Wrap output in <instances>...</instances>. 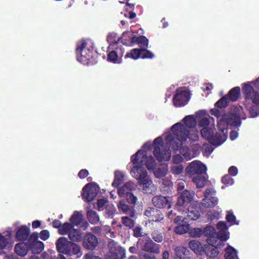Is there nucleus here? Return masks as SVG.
Listing matches in <instances>:
<instances>
[{
    "instance_id": "nucleus-47",
    "label": "nucleus",
    "mask_w": 259,
    "mask_h": 259,
    "mask_svg": "<svg viewBox=\"0 0 259 259\" xmlns=\"http://www.w3.org/2000/svg\"><path fill=\"white\" fill-rule=\"evenodd\" d=\"M229 100L227 96H224L215 103V105L218 107L223 108L227 106Z\"/></svg>"
},
{
    "instance_id": "nucleus-17",
    "label": "nucleus",
    "mask_w": 259,
    "mask_h": 259,
    "mask_svg": "<svg viewBox=\"0 0 259 259\" xmlns=\"http://www.w3.org/2000/svg\"><path fill=\"white\" fill-rule=\"evenodd\" d=\"M71 242L69 241L65 237L59 238L57 242L56 245L58 250L61 253L68 254L70 253V245Z\"/></svg>"
},
{
    "instance_id": "nucleus-46",
    "label": "nucleus",
    "mask_w": 259,
    "mask_h": 259,
    "mask_svg": "<svg viewBox=\"0 0 259 259\" xmlns=\"http://www.w3.org/2000/svg\"><path fill=\"white\" fill-rule=\"evenodd\" d=\"M106 213L109 217H112L116 212V209L112 204H108L105 208Z\"/></svg>"
},
{
    "instance_id": "nucleus-43",
    "label": "nucleus",
    "mask_w": 259,
    "mask_h": 259,
    "mask_svg": "<svg viewBox=\"0 0 259 259\" xmlns=\"http://www.w3.org/2000/svg\"><path fill=\"white\" fill-rule=\"evenodd\" d=\"M70 249V253H68L69 254H77L78 255H80L81 254L80 247L79 245L71 242Z\"/></svg>"
},
{
    "instance_id": "nucleus-5",
    "label": "nucleus",
    "mask_w": 259,
    "mask_h": 259,
    "mask_svg": "<svg viewBox=\"0 0 259 259\" xmlns=\"http://www.w3.org/2000/svg\"><path fill=\"white\" fill-rule=\"evenodd\" d=\"M254 88L259 90V77L254 81L248 82L242 84V89L246 102L259 105V94L254 91Z\"/></svg>"
},
{
    "instance_id": "nucleus-28",
    "label": "nucleus",
    "mask_w": 259,
    "mask_h": 259,
    "mask_svg": "<svg viewBox=\"0 0 259 259\" xmlns=\"http://www.w3.org/2000/svg\"><path fill=\"white\" fill-rule=\"evenodd\" d=\"M189 246L195 253L200 254L204 250L202 244L198 241L193 240L190 241Z\"/></svg>"
},
{
    "instance_id": "nucleus-34",
    "label": "nucleus",
    "mask_w": 259,
    "mask_h": 259,
    "mask_svg": "<svg viewBox=\"0 0 259 259\" xmlns=\"http://www.w3.org/2000/svg\"><path fill=\"white\" fill-rule=\"evenodd\" d=\"M87 218L89 221L94 224H96L99 222V217L97 212L90 210L89 208L87 209Z\"/></svg>"
},
{
    "instance_id": "nucleus-13",
    "label": "nucleus",
    "mask_w": 259,
    "mask_h": 259,
    "mask_svg": "<svg viewBox=\"0 0 259 259\" xmlns=\"http://www.w3.org/2000/svg\"><path fill=\"white\" fill-rule=\"evenodd\" d=\"M124 50L119 46L112 47L109 49L107 60L115 64H120L122 62Z\"/></svg>"
},
{
    "instance_id": "nucleus-61",
    "label": "nucleus",
    "mask_w": 259,
    "mask_h": 259,
    "mask_svg": "<svg viewBox=\"0 0 259 259\" xmlns=\"http://www.w3.org/2000/svg\"><path fill=\"white\" fill-rule=\"evenodd\" d=\"M228 172L232 176H235L238 173V169L236 167L232 166L229 168Z\"/></svg>"
},
{
    "instance_id": "nucleus-12",
    "label": "nucleus",
    "mask_w": 259,
    "mask_h": 259,
    "mask_svg": "<svg viewBox=\"0 0 259 259\" xmlns=\"http://www.w3.org/2000/svg\"><path fill=\"white\" fill-rule=\"evenodd\" d=\"M218 242V240L215 239L213 243H207L204 246L203 251H205L207 256L210 258H214L219 254V249L221 248L224 246V243L222 241Z\"/></svg>"
},
{
    "instance_id": "nucleus-20",
    "label": "nucleus",
    "mask_w": 259,
    "mask_h": 259,
    "mask_svg": "<svg viewBox=\"0 0 259 259\" xmlns=\"http://www.w3.org/2000/svg\"><path fill=\"white\" fill-rule=\"evenodd\" d=\"M97 237L91 233L87 234L83 241V246L89 249H93L98 244Z\"/></svg>"
},
{
    "instance_id": "nucleus-2",
    "label": "nucleus",
    "mask_w": 259,
    "mask_h": 259,
    "mask_svg": "<svg viewBox=\"0 0 259 259\" xmlns=\"http://www.w3.org/2000/svg\"><path fill=\"white\" fill-rule=\"evenodd\" d=\"M151 147V142H146L142 149L131 158L133 167L131 168L130 173L133 177L138 180L139 188L144 192H148L154 186L150 177L143 167L145 165L149 170L154 169L155 161L152 156L148 155Z\"/></svg>"
},
{
    "instance_id": "nucleus-19",
    "label": "nucleus",
    "mask_w": 259,
    "mask_h": 259,
    "mask_svg": "<svg viewBox=\"0 0 259 259\" xmlns=\"http://www.w3.org/2000/svg\"><path fill=\"white\" fill-rule=\"evenodd\" d=\"M218 232V237L221 240V241H225L229 238V233L227 231L228 228L226 224L223 222H220L218 223L217 226Z\"/></svg>"
},
{
    "instance_id": "nucleus-49",
    "label": "nucleus",
    "mask_w": 259,
    "mask_h": 259,
    "mask_svg": "<svg viewBox=\"0 0 259 259\" xmlns=\"http://www.w3.org/2000/svg\"><path fill=\"white\" fill-rule=\"evenodd\" d=\"M122 223L126 226L130 228L134 227V223L133 220L128 217H124L122 218Z\"/></svg>"
},
{
    "instance_id": "nucleus-4",
    "label": "nucleus",
    "mask_w": 259,
    "mask_h": 259,
    "mask_svg": "<svg viewBox=\"0 0 259 259\" xmlns=\"http://www.w3.org/2000/svg\"><path fill=\"white\" fill-rule=\"evenodd\" d=\"M184 123H177L173 125L171 131L166 132V136L170 134L172 137L180 142L182 145L187 140L196 141L198 139V133L195 129L196 120L192 115L185 117L183 119Z\"/></svg>"
},
{
    "instance_id": "nucleus-24",
    "label": "nucleus",
    "mask_w": 259,
    "mask_h": 259,
    "mask_svg": "<svg viewBox=\"0 0 259 259\" xmlns=\"http://www.w3.org/2000/svg\"><path fill=\"white\" fill-rule=\"evenodd\" d=\"M117 206L119 211H122L123 213L129 214L131 218H133L135 216L133 208L126 204L123 200L119 201Z\"/></svg>"
},
{
    "instance_id": "nucleus-52",
    "label": "nucleus",
    "mask_w": 259,
    "mask_h": 259,
    "mask_svg": "<svg viewBox=\"0 0 259 259\" xmlns=\"http://www.w3.org/2000/svg\"><path fill=\"white\" fill-rule=\"evenodd\" d=\"M223 184L227 185H232L234 184V180L229 176L227 175L224 176L222 180Z\"/></svg>"
},
{
    "instance_id": "nucleus-57",
    "label": "nucleus",
    "mask_w": 259,
    "mask_h": 259,
    "mask_svg": "<svg viewBox=\"0 0 259 259\" xmlns=\"http://www.w3.org/2000/svg\"><path fill=\"white\" fill-rule=\"evenodd\" d=\"M154 54L149 50H145L144 53H141L142 58H153Z\"/></svg>"
},
{
    "instance_id": "nucleus-11",
    "label": "nucleus",
    "mask_w": 259,
    "mask_h": 259,
    "mask_svg": "<svg viewBox=\"0 0 259 259\" xmlns=\"http://www.w3.org/2000/svg\"><path fill=\"white\" fill-rule=\"evenodd\" d=\"M108 246L110 248L111 255H108L106 259H122L125 257V249L117 245L113 241L109 242Z\"/></svg>"
},
{
    "instance_id": "nucleus-62",
    "label": "nucleus",
    "mask_w": 259,
    "mask_h": 259,
    "mask_svg": "<svg viewBox=\"0 0 259 259\" xmlns=\"http://www.w3.org/2000/svg\"><path fill=\"white\" fill-rule=\"evenodd\" d=\"M89 175V172L87 169H82L78 173V177L80 179H84Z\"/></svg>"
},
{
    "instance_id": "nucleus-38",
    "label": "nucleus",
    "mask_w": 259,
    "mask_h": 259,
    "mask_svg": "<svg viewBox=\"0 0 259 259\" xmlns=\"http://www.w3.org/2000/svg\"><path fill=\"white\" fill-rule=\"evenodd\" d=\"M153 172L156 178H162L165 176L167 172V165H161L160 167L155 169Z\"/></svg>"
},
{
    "instance_id": "nucleus-36",
    "label": "nucleus",
    "mask_w": 259,
    "mask_h": 259,
    "mask_svg": "<svg viewBox=\"0 0 259 259\" xmlns=\"http://www.w3.org/2000/svg\"><path fill=\"white\" fill-rule=\"evenodd\" d=\"M143 51V50L141 49H134L126 54L125 58H130L134 60H137L140 57H141V52Z\"/></svg>"
},
{
    "instance_id": "nucleus-50",
    "label": "nucleus",
    "mask_w": 259,
    "mask_h": 259,
    "mask_svg": "<svg viewBox=\"0 0 259 259\" xmlns=\"http://www.w3.org/2000/svg\"><path fill=\"white\" fill-rule=\"evenodd\" d=\"M8 244V237L0 234V249L5 248Z\"/></svg>"
},
{
    "instance_id": "nucleus-45",
    "label": "nucleus",
    "mask_w": 259,
    "mask_h": 259,
    "mask_svg": "<svg viewBox=\"0 0 259 259\" xmlns=\"http://www.w3.org/2000/svg\"><path fill=\"white\" fill-rule=\"evenodd\" d=\"M189 234L193 237H199L203 234V231L200 228H193L190 229Z\"/></svg>"
},
{
    "instance_id": "nucleus-9",
    "label": "nucleus",
    "mask_w": 259,
    "mask_h": 259,
    "mask_svg": "<svg viewBox=\"0 0 259 259\" xmlns=\"http://www.w3.org/2000/svg\"><path fill=\"white\" fill-rule=\"evenodd\" d=\"M190 98V93L185 88H181L176 91V94L173 99L175 106L180 107L185 105Z\"/></svg>"
},
{
    "instance_id": "nucleus-42",
    "label": "nucleus",
    "mask_w": 259,
    "mask_h": 259,
    "mask_svg": "<svg viewBox=\"0 0 259 259\" xmlns=\"http://www.w3.org/2000/svg\"><path fill=\"white\" fill-rule=\"evenodd\" d=\"M184 167L181 164L172 163L171 171L175 175L180 174L183 170Z\"/></svg>"
},
{
    "instance_id": "nucleus-10",
    "label": "nucleus",
    "mask_w": 259,
    "mask_h": 259,
    "mask_svg": "<svg viewBox=\"0 0 259 259\" xmlns=\"http://www.w3.org/2000/svg\"><path fill=\"white\" fill-rule=\"evenodd\" d=\"M99 187L95 184H88L82 189V199L87 201H92L96 196Z\"/></svg>"
},
{
    "instance_id": "nucleus-48",
    "label": "nucleus",
    "mask_w": 259,
    "mask_h": 259,
    "mask_svg": "<svg viewBox=\"0 0 259 259\" xmlns=\"http://www.w3.org/2000/svg\"><path fill=\"white\" fill-rule=\"evenodd\" d=\"M226 220L228 223H230L231 225L238 224V223L236 222L235 216L230 211H227Z\"/></svg>"
},
{
    "instance_id": "nucleus-35",
    "label": "nucleus",
    "mask_w": 259,
    "mask_h": 259,
    "mask_svg": "<svg viewBox=\"0 0 259 259\" xmlns=\"http://www.w3.org/2000/svg\"><path fill=\"white\" fill-rule=\"evenodd\" d=\"M138 44L141 47H148V39L144 36L133 37L132 38V44Z\"/></svg>"
},
{
    "instance_id": "nucleus-29",
    "label": "nucleus",
    "mask_w": 259,
    "mask_h": 259,
    "mask_svg": "<svg viewBox=\"0 0 259 259\" xmlns=\"http://www.w3.org/2000/svg\"><path fill=\"white\" fill-rule=\"evenodd\" d=\"M83 220V215L81 211H75L70 218V221L74 226L79 225Z\"/></svg>"
},
{
    "instance_id": "nucleus-44",
    "label": "nucleus",
    "mask_w": 259,
    "mask_h": 259,
    "mask_svg": "<svg viewBox=\"0 0 259 259\" xmlns=\"http://www.w3.org/2000/svg\"><path fill=\"white\" fill-rule=\"evenodd\" d=\"M134 32L131 31H127L124 32L122 35V39L123 40L130 41L132 44V38L133 37H136L134 34Z\"/></svg>"
},
{
    "instance_id": "nucleus-64",
    "label": "nucleus",
    "mask_w": 259,
    "mask_h": 259,
    "mask_svg": "<svg viewBox=\"0 0 259 259\" xmlns=\"http://www.w3.org/2000/svg\"><path fill=\"white\" fill-rule=\"evenodd\" d=\"M238 136L237 131H233L230 133V139L231 140H235Z\"/></svg>"
},
{
    "instance_id": "nucleus-6",
    "label": "nucleus",
    "mask_w": 259,
    "mask_h": 259,
    "mask_svg": "<svg viewBox=\"0 0 259 259\" xmlns=\"http://www.w3.org/2000/svg\"><path fill=\"white\" fill-rule=\"evenodd\" d=\"M90 41H81L76 48L77 59L84 64H89L92 59L93 48Z\"/></svg>"
},
{
    "instance_id": "nucleus-51",
    "label": "nucleus",
    "mask_w": 259,
    "mask_h": 259,
    "mask_svg": "<svg viewBox=\"0 0 259 259\" xmlns=\"http://www.w3.org/2000/svg\"><path fill=\"white\" fill-rule=\"evenodd\" d=\"M186 159L184 157H182L180 154H176L172 158V163L181 164V163Z\"/></svg>"
},
{
    "instance_id": "nucleus-25",
    "label": "nucleus",
    "mask_w": 259,
    "mask_h": 259,
    "mask_svg": "<svg viewBox=\"0 0 259 259\" xmlns=\"http://www.w3.org/2000/svg\"><path fill=\"white\" fill-rule=\"evenodd\" d=\"M29 246L25 242H20L16 244L15 252L19 256H23L27 254Z\"/></svg>"
},
{
    "instance_id": "nucleus-14",
    "label": "nucleus",
    "mask_w": 259,
    "mask_h": 259,
    "mask_svg": "<svg viewBox=\"0 0 259 259\" xmlns=\"http://www.w3.org/2000/svg\"><path fill=\"white\" fill-rule=\"evenodd\" d=\"M215 192L212 189L206 190L204 197L202 201V205L205 207H212L218 203V200L215 196Z\"/></svg>"
},
{
    "instance_id": "nucleus-1",
    "label": "nucleus",
    "mask_w": 259,
    "mask_h": 259,
    "mask_svg": "<svg viewBox=\"0 0 259 259\" xmlns=\"http://www.w3.org/2000/svg\"><path fill=\"white\" fill-rule=\"evenodd\" d=\"M244 111L241 107H233L231 109V114H224L220 116L218 122V130L214 132L213 124L210 125L209 120L203 117L199 121V126L202 127L200 133L202 137L207 140L214 145L219 146L223 143L227 139L228 125L240 126V119H245Z\"/></svg>"
},
{
    "instance_id": "nucleus-59",
    "label": "nucleus",
    "mask_w": 259,
    "mask_h": 259,
    "mask_svg": "<svg viewBox=\"0 0 259 259\" xmlns=\"http://www.w3.org/2000/svg\"><path fill=\"white\" fill-rule=\"evenodd\" d=\"M212 88L213 86L212 84L210 83H206L202 87V89L204 91L207 92V94H209L211 92V91L212 89Z\"/></svg>"
},
{
    "instance_id": "nucleus-16",
    "label": "nucleus",
    "mask_w": 259,
    "mask_h": 259,
    "mask_svg": "<svg viewBox=\"0 0 259 259\" xmlns=\"http://www.w3.org/2000/svg\"><path fill=\"white\" fill-rule=\"evenodd\" d=\"M186 170L191 174H201L206 171V167L200 161H194L190 164Z\"/></svg>"
},
{
    "instance_id": "nucleus-15",
    "label": "nucleus",
    "mask_w": 259,
    "mask_h": 259,
    "mask_svg": "<svg viewBox=\"0 0 259 259\" xmlns=\"http://www.w3.org/2000/svg\"><path fill=\"white\" fill-rule=\"evenodd\" d=\"M137 246H140L145 251H151L157 253L160 252L159 248L157 245L154 244L152 240L147 239V237L145 238L144 240H139L137 242Z\"/></svg>"
},
{
    "instance_id": "nucleus-18",
    "label": "nucleus",
    "mask_w": 259,
    "mask_h": 259,
    "mask_svg": "<svg viewBox=\"0 0 259 259\" xmlns=\"http://www.w3.org/2000/svg\"><path fill=\"white\" fill-rule=\"evenodd\" d=\"M175 222L178 224L175 229V232L177 234H182L190 230L189 225L182 217L177 216L174 219Z\"/></svg>"
},
{
    "instance_id": "nucleus-3",
    "label": "nucleus",
    "mask_w": 259,
    "mask_h": 259,
    "mask_svg": "<svg viewBox=\"0 0 259 259\" xmlns=\"http://www.w3.org/2000/svg\"><path fill=\"white\" fill-rule=\"evenodd\" d=\"M166 145H164L161 137H158L153 141L154 151L153 153L157 160L159 161H168L171 157V152L169 150H166V148H171L175 152L180 151V153L184 157L186 160H189L195 157L199 152L200 146L199 145H194L193 152L192 153L185 146L187 143L191 141L189 139L184 142L182 145H180V142L172 137L170 134L165 137Z\"/></svg>"
},
{
    "instance_id": "nucleus-7",
    "label": "nucleus",
    "mask_w": 259,
    "mask_h": 259,
    "mask_svg": "<svg viewBox=\"0 0 259 259\" xmlns=\"http://www.w3.org/2000/svg\"><path fill=\"white\" fill-rule=\"evenodd\" d=\"M185 182L182 180H178L177 182L178 191L179 193H181L180 196L178 198L177 206H183L187 205L192 199L193 193L186 190L181 193V191L185 188Z\"/></svg>"
},
{
    "instance_id": "nucleus-58",
    "label": "nucleus",
    "mask_w": 259,
    "mask_h": 259,
    "mask_svg": "<svg viewBox=\"0 0 259 259\" xmlns=\"http://www.w3.org/2000/svg\"><path fill=\"white\" fill-rule=\"evenodd\" d=\"M153 239L157 242H160L162 240V236L161 234L156 232L153 233L152 234Z\"/></svg>"
},
{
    "instance_id": "nucleus-26",
    "label": "nucleus",
    "mask_w": 259,
    "mask_h": 259,
    "mask_svg": "<svg viewBox=\"0 0 259 259\" xmlns=\"http://www.w3.org/2000/svg\"><path fill=\"white\" fill-rule=\"evenodd\" d=\"M29 234V228L22 226L16 233V237L18 240H23L27 238Z\"/></svg>"
},
{
    "instance_id": "nucleus-27",
    "label": "nucleus",
    "mask_w": 259,
    "mask_h": 259,
    "mask_svg": "<svg viewBox=\"0 0 259 259\" xmlns=\"http://www.w3.org/2000/svg\"><path fill=\"white\" fill-rule=\"evenodd\" d=\"M225 259H239L237 250L228 245L225 249Z\"/></svg>"
},
{
    "instance_id": "nucleus-40",
    "label": "nucleus",
    "mask_w": 259,
    "mask_h": 259,
    "mask_svg": "<svg viewBox=\"0 0 259 259\" xmlns=\"http://www.w3.org/2000/svg\"><path fill=\"white\" fill-rule=\"evenodd\" d=\"M193 181L198 188L203 187L206 183V179L202 176L198 175L193 178Z\"/></svg>"
},
{
    "instance_id": "nucleus-8",
    "label": "nucleus",
    "mask_w": 259,
    "mask_h": 259,
    "mask_svg": "<svg viewBox=\"0 0 259 259\" xmlns=\"http://www.w3.org/2000/svg\"><path fill=\"white\" fill-rule=\"evenodd\" d=\"M134 187L135 184L133 182H128L126 183L119 189L118 191V195L121 198H125L129 203L135 204L137 198L131 192Z\"/></svg>"
},
{
    "instance_id": "nucleus-54",
    "label": "nucleus",
    "mask_w": 259,
    "mask_h": 259,
    "mask_svg": "<svg viewBox=\"0 0 259 259\" xmlns=\"http://www.w3.org/2000/svg\"><path fill=\"white\" fill-rule=\"evenodd\" d=\"M107 201L104 199H99L97 202L98 210L99 211L103 210L104 209V206L107 205Z\"/></svg>"
},
{
    "instance_id": "nucleus-37",
    "label": "nucleus",
    "mask_w": 259,
    "mask_h": 259,
    "mask_svg": "<svg viewBox=\"0 0 259 259\" xmlns=\"http://www.w3.org/2000/svg\"><path fill=\"white\" fill-rule=\"evenodd\" d=\"M68 236L71 240L75 242H79L82 239L81 233L76 229H72L71 232H70Z\"/></svg>"
},
{
    "instance_id": "nucleus-22",
    "label": "nucleus",
    "mask_w": 259,
    "mask_h": 259,
    "mask_svg": "<svg viewBox=\"0 0 259 259\" xmlns=\"http://www.w3.org/2000/svg\"><path fill=\"white\" fill-rule=\"evenodd\" d=\"M152 201L153 204L159 208H162L166 206L167 205H168V207H170L171 206L170 204L171 201L163 196H157L154 197L152 199Z\"/></svg>"
},
{
    "instance_id": "nucleus-21",
    "label": "nucleus",
    "mask_w": 259,
    "mask_h": 259,
    "mask_svg": "<svg viewBox=\"0 0 259 259\" xmlns=\"http://www.w3.org/2000/svg\"><path fill=\"white\" fill-rule=\"evenodd\" d=\"M203 234L207 237L206 240L207 243H213L215 239L217 240L216 231L212 226H206L203 230Z\"/></svg>"
},
{
    "instance_id": "nucleus-60",
    "label": "nucleus",
    "mask_w": 259,
    "mask_h": 259,
    "mask_svg": "<svg viewBox=\"0 0 259 259\" xmlns=\"http://www.w3.org/2000/svg\"><path fill=\"white\" fill-rule=\"evenodd\" d=\"M202 149L204 151V154L207 155L210 154L212 151V149L211 147L207 145H204L202 147Z\"/></svg>"
},
{
    "instance_id": "nucleus-31",
    "label": "nucleus",
    "mask_w": 259,
    "mask_h": 259,
    "mask_svg": "<svg viewBox=\"0 0 259 259\" xmlns=\"http://www.w3.org/2000/svg\"><path fill=\"white\" fill-rule=\"evenodd\" d=\"M74 225L72 223H65L62 225L59 228L58 231L61 235H66L70 233L72 229H74Z\"/></svg>"
},
{
    "instance_id": "nucleus-53",
    "label": "nucleus",
    "mask_w": 259,
    "mask_h": 259,
    "mask_svg": "<svg viewBox=\"0 0 259 259\" xmlns=\"http://www.w3.org/2000/svg\"><path fill=\"white\" fill-rule=\"evenodd\" d=\"M207 216L209 220L212 221L214 219H218L220 214L218 212L215 211H210L207 213Z\"/></svg>"
},
{
    "instance_id": "nucleus-30",
    "label": "nucleus",
    "mask_w": 259,
    "mask_h": 259,
    "mask_svg": "<svg viewBox=\"0 0 259 259\" xmlns=\"http://www.w3.org/2000/svg\"><path fill=\"white\" fill-rule=\"evenodd\" d=\"M108 42L110 44L108 49L110 50L112 47L118 46L117 41L119 40V36L114 32L109 33L107 38Z\"/></svg>"
},
{
    "instance_id": "nucleus-55",
    "label": "nucleus",
    "mask_w": 259,
    "mask_h": 259,
    "mask_svg": "<svg viewBox=\"0 0 259 259\" xmlns=\"http://www.w3.org/2000/svg\"><path fill=\"white\" fill-rule=\"evenodd\" d=\"M159 212L156 209L154 208H150L147 210H146L145 212V215L148 217H151V215H154V214H158Z\"/></svg>"
},
{
    "instance_id": "nucleus-41",
    "label": "nucleus",
    "mask_w": 259,
    "mask_h": 259,
    "mask_svg": "<svg viewBox=\"0 0 259 259\" xmlns=\"http://www.w3.org/2000/svg\"><path fill=\"white\" fill-rule=\"evenodd\" d=\"M176 255L179 259H183L187 254V250L184 247H178L176 248Z\"/></svg>"
},
{
    "instance_id": "nucleus-56",
    "label": "nucleus",
    "mask_w": 259,
    "mask_h": 259,
    "mask_svg": "<svg viewBox=\"0 0 259 259\" xmlns=\"http://www.w3.org/2000/svg\"><path fill=\"white\" fill-rule=\"evenodd\" d=\"M49 232L46 230L42 231L39 234V237L44 240H47L49 238Z\"/></svg>"
},
{
    "instance_id": "nucleus-39",
    "label": "nucleus",
    "mask_w": 259,
    "mask_h": 259,
    "mask_svg": "<svg viewBox=\"0 0 259 259\" xmlns=\"http://www.w3.org/2000/svg\"><path fill=\"white\" fill-rule=\"evenodd\" d=\"M44 244L42 242L35 240L31 245L32 252L33 253H39L44 249Z\"/></svg>"
},
{
    "instance_id": "nucleus-32",
    "label": "nucleus",
    "mask_w": 259,
    "mask_h": 259,
    "mask_svg": "<svg viewBox=\"0 0 259 259\" xmlns=\"http://www.w3.org/2000/svg\"><path fill=\"white\" fill-rule=\"evenodd\" d=\"M123 174L119 170H116L114 172V180L112 185L114 187H117L123 181Z\"/></svg>"
},
{
    "instance_id": "nucleus-23",
    "label": "nucleus",
    "mask_w": 259,
    "mask_h": 259,
    "mask_svg": "<svg viewBox=\"0 0 259 259\" xmlns=\"http://www.w3.org/2000/svg\"><path fill=\"white\" fill-rule=\"evenodd\" d=\"M186 213L189 218L193 220H196L200 217V212L195 203L190 204Z\"/></svg>"
},
{
    "instance_id": "nucleus-63",
    "label": "nucleus",
    "mask_w": 259,
    "mask_h": 259,
    "mask_svg": "<svg viewBox=\"0 0 259 259\" xmlns=\"http://www.w3.org/2000/svg\"><path fill=\"white\" fill-rule=\"evenodd\" d=\"M249 113L250 114L251 117H255L259 115V112L257 111V110L254 109H251L249 110Z\"/></svg>"
},
{
    "instance_id": "nucleus-33",
    "label": "nucleus",
    "mask_w": 259,
    "mask_h": 259,
    "mask_svg": "<svg viewBox=\"0 0 259 259\" xmlns=\"http://www.w3.org/2000/svg\"><path fill=\"white\" fill-rule=\"evenodd\" d=\"M240 95V88L239 87H235L232 89L228 95L227 98H229L230 100L232 101L237 100Z\"/></svg>"
}]
</instances>
